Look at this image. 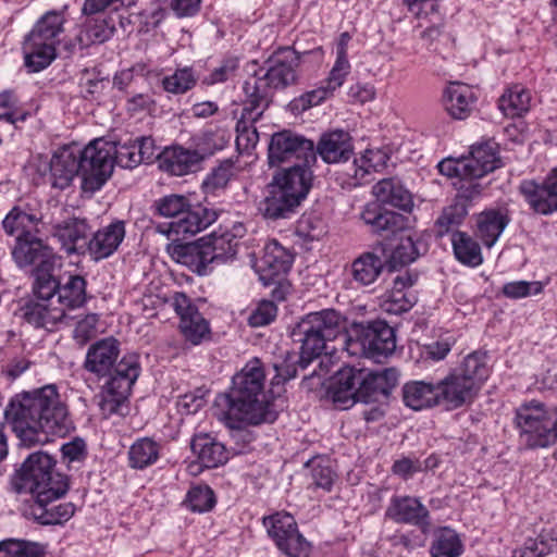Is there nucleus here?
<instances>
[{
	"instance_id": "obj_1",
	"label": "nucleus",
	"mask_w": 557,
	"mask_h": 557,
	"mask_svg": "<svg viewBox=\"0 0 557 557\" xmlns=\"http://www.w3.org/2000/svg\"><path fill=\"white\" fill-rule=\"evenodd\" d=\"M4 419L24 447L47 444L52 436L64 437L75 429L69 407L53 384L13 396Z\"/></svg>"
},
{
	"instance_id": "obj_2",
	"label": "nucleus",
	"mask_w": 557,
	"mask_h": 557,
	"mask_svg": "<svg viewBox=\"0 0 557 557\" xmlns=\"http://www.w3.org/2000/svg\"><path fill=\"white\" fill-rule=\"evenodd\" d=\"M264 381L261 360L252 358L233 376L230 392L215 398L213 414L232 429L234 440L251 441L250 433L242 429V423L257 425L276 419V412L265 398Z\"/></svg>"
},
{
	"instance_id": "obj_3",
	"label": "nucleus",
	"mask_w": 557,
	"mask_h": 557,
	"mask_svg": "<svg viewBox=\"0 0 557 557\" xmlns=\"http://www.w3.org/2000/svg\"><path fill=\"white\" fill-rule=\"evenodd\" d=\"M120 354V342L109 336L88 347L83 363V368L97 379L107 377L97 396L98 406L104 417L120 411L141 371L137 354H126L117 361Z\"/></svg>"
},
{
	"instance_id": "obj_4",
	"label": "nucleus",
	"mask_w": 557,
	"mask_h": 557,
	"mask_svg": "<svg viewBox=\"0 0 557 557\" xmlns=\"http://www.w3.org/2000/svg\"><path fill=\"white\" fill-rule=\"evenodd\" d=\"M398 379L399 372L395 368L373 371L346 367L336 373L330 392L333 403L347 409L358 401L368 404L387 397Z\"/></svg>"
},
{
	"instance_id": "obj_5",
	"label": "nucleus",
	"mask_w": 557,
	"mask_h": 557,
	"mask_svg": "<svg viewBox=\"0 0 557 557\" xmlns=\"http://www.w3.org/2000/svg\"><path fill=\"white\" fill-rule=\"evenodd\" d=\"M263 75H253L245 81L243 90L248 98L246 115L261 117L269 104L271 89L285 88L296 82L299 57L292 48H283L270 57Z\"/></svg>"
},
{
	"instance_id": "obj_6",
	"label": "nucleus",
	"mask_w": 557,
	"mask_h": 557,
	"mask_svg": "<svg viewBox=\"0 0 557 557\" xmlns=\"http://www.w3.org/2000/svg\"><path fill=\"white\" fill-rule=\"evenodd\" d=\"M54 459L44 451L30 454L12 479L17 493H29L35 502L45 504L61 498L69 490L67 476L54 471Z\"/></svg>"
},
{
	"instance_id": "obj_7",
	"label": "nucleus",
	"mask_w": 557,
	"mask_h": 557,
	"mask_svg": "<svg viewBox=\"0 0 557 557\" xmlns=\"http://www.w3.org/2000/svg\"><path fill=\"white\" fill-rule=\"evenodd\" d=\"M344 330V320L334 309L311 312L302 318L292 331L293 341L300 344L299 366L307 369L322 355L326 343Z\"/></svg>"
},
{
	"instance_id": "obj_8",
	"label": "nucleus",
	"mask_w": 557,
	"mask_h": 557,
	"mask_svg": "<svg viewBox=\"0 0 557 557\" xmlns=\"http://www.w3.org/2000/svg\"><path fill=\"white\" fill-rule=\"evenodd\" d=\"M76 150L81 166L82 189L92 194L104 185L113 172L114 143L96 138L83 150Z\"/></svg>"
},
{
	"instance_id": "obj_9",
	"label": "nucleus",
	"mask_w": 557,
	"mask_h": 557,
	"mask_svg": "<svg viewBox=\"0 0 557 557\" xmlns=\"http://www.w3.org/2000/svg\"><path fill=\"white\" fill-rule=\"evenodd\" d=\"M263 525L277 548L288 557H309L310 543L299 533L296 520L287 512L263 518Z\"/></svg>"
},
{
	"instance_id": "obj_10",
	"label": "nucleus",
	"mask_w": 557,
	"mask_h": 557,
	"mask_svg": "<svg viewBox=\"0 0 557 557\" xmlns=\"http://www.w3.org/2000/svg\"><path fill=\"white\" fill-rule=\"evenodd\" d=\"M268 158L271 166L293 160L295 163L306 165L317 162L313 141L290 131H282L272 135Z\"/></svg>"
},
{
	"instance_id": "obj_11",
	"label": "nucleus",
	"mask_w": 557,
	"mask_h": 557,
	"mask_svg": "<svg viewBox=\"0 0 557 557\" xmlns=\"http://www.w3.org/2000/svg\"><path fill=\"white\" fill-rule=\"evenodd\" d=\"M349 347L359 348L363 356L379 360L395 351V331L385 321H373L360 326L356 338L350 339Z\"/></svg>"
},
{
	"instance_id": "obj_12",
	"label": "nucleus",
	"mask_w": 557,
	"mask_h": 557,
	"mask_svg": "<svg viewBox=\"0 0 557 557\" xmlns=\"http://www.w3.org/2000/svg\"><path fill=\"white\" fill-rule=\"evenodd\" d=\"M176 314L180 317V332L186 343L197 346L210 339L209 322L184 293L176 292Z\"/></svg>"
},
{
	"instance_id": "obj_13",
	"label": "nucleus",
	"mask_w": 557,
	"mask_h": 557,
	"mask_svg": "<svg viewBox=\"0 0 557 557\" xmlns=\"http://www.w3.org/2000/svg\"><path fill=\"white\" fill-rule=\"evenodd\" d=\"M12 256L20 268L35 265V270H51L54 264L53 249L30 232H24L16 236Z\"/></svg>"
},
{
	"instance_id": "obj_14",
	"label": "nucleus",
	"mask_w": 557,
	"mask_h": 557,
	"mask_svg": "<svg viewBox=\"0 0 557 557\" xmlns=\"http://www.w3.org/2000/svg\"><path fill=\"white\" fill-rule=\"evenodd\" d=\"M216 213L201 205H187L185 198L176 195V238L188 240L208 227Z\"/></svg>"
},
{
	"instance_id": "obj_15",
	"label": "nucleus",
	"mask_w": 557,
	"mask_h": 557,
	"mask_svg": "<svg viewBox=\"0 0 557 557\" xmlns=\"http://www.w3.org/2000/svg\"><path fill=\"white\" fill-rule=\"evenodd\" d=\"M385 517L396 523L418 527L423 533L431 527L429 509L413 496H393L385 510Z\"/></svg>"
},
{
	"instance_id": "obj_16",
	"label": "nucleus",
	"mask_w": 557,
	"mask_h": 557,
	"mask_svg": "<svg viewBox=\"0 0 557 557\" xmlns=\"http://www.w3.org/2000/svg\"><path fill=\"white\" fill-rule=\"evenodd\" d=\"M529 206L540 214H550L557 211V168L544 184L534 181H523L519 187Z\"/></svg>"
},
{
	"instance_id": "obj_17",
	"label": "nucleus",
	"mask_w": 557,
	"mask_h": 557,
	"mask_svg": "<svg viewBox=\"0 0 557 557\" xmlns=\"http://www.w3.org/2000/svg\"><path fill=\"white\" fill-rule=\"evenodd\" d=\"M438 405L447 410L457 409L474 398L478 389L473 383L458 375L455 371L436 385Z\"/></svg>"
},
{
	"instance_id": "obj_18",
	"label": "nucleus",
	"mask_w": 557,
	"mask_h": 557,
	"mask_svg": "<svg viewBox=\"0 0 557 557\" xmlns=\"http://www.w3.org/2000/svg\"><path fill=\"white\" fill-rule=\"evenodd\" d=\"M311 165L294 163L273 176L271 184L293 197L299 205L307 197L312 182Z\"/></svg>"
},
{
	"instance_id": "obj_19",
	"label": "nucleus",
	"mask_w": 557,
	"mask_h": 557,
	"mask_svg": "<svg viewBox=\"0 0 557 557\" xmlns=\"http://www.w3.org/2000/svg\"><path fill=\"white\" fill-rule=\"evenodd\" d=\"M89 226L84 219L71 218L53 226V236L66 255H85L88 249Z\"/></svg>"
},
{
	"instance_id": "obj_20",
	"label": "nucleus",
	"mask_w": 557,
	"mask_h": 557,
	"mask_svg": "<svg viewBox=\"0 0 557 557\" xmlns=\"http://www.w3.org/2000/svg\"><path fill=\"white\" fill-rule=\"evenodd\" d=\"M23 319L35 327L52 330L58 323L70 325L75 318L64 312V309L53 307V302L35 300L21 308Z\"/></svg>"
},
{
	"instance_id": "obj_21",
	"label": "nucleus",
	"mask_w": 557,
	"mask_h": 557,
	"mask_svg": "<svg viewBox=\"0 0 557 557\" xmlns=\"http://www.w3.org/2000/svg\"><path fill=\"white\" fill-rule=\"evenodd\" d=\"M75 176H81L77 150L63 147L54 152L50 161V180L54 188L69 187Z\"/></svg>"
},
{
	"instance_id": "obj_22",
	"label": "nucleus",
	"mask_w": 557,
	"mask_h": 557,
	"mask_svg": "<svg viewBox=\"0 0 557 557\" xmlns=\"http://www.w3.org/2000/svg\"><path fill=\"white\" fill-rule=\"evenodd\" d=\"M125 237V226L122 221L113 222L98 230L88 239L87 253L95 261L109 258L113 255Z\"/></svg>"
},
{
	"instance_id": "obj_23",
	"label": "nucleus",
	"mask_w": 557,
	"mask_h": 557,
	"mask_svg": "<svg viewBox=\"0 0 557 557\" xmlns=\"http://www.w3.org/2000/svg\"><path fill=\"white\" fill-rule=\"evenodd\" d=\"M293 260V255L278 242L272 240L268 243L259 263L261 280L265 283L274 282L277 277L289 271Z\"/></svg>"
},
{
	"instance_id": "obj_24",
	"label": "nucleus",
	"mask_w": 557,
	"mask_h": 557,
	"mask_svg": "<svg viewBox=\"0 0 557 557\" xmlns=\"http://www.w3.org/2000/svg\"><path fill=\"white\" fill-rule=\"evenodd\" d=\"M314 150L315 156L319 154L326 163L345 162L352 153L350 136L342 129L325 133L321 136Z\"/></svg>"
},
{
	"instance_id": "obj_25",
	"label": "nucleus",
	"mask_w": 557,
	"mask_h": 557,
	"mask_svg": "<svg viewBox=\"0 0 557 557\" xmlns=\"http://www.w3.org/2000/svg\"><path fill=\"white\" fill-rule=\"evenodd\" d=\"M189 445L194 456L198 457L207 469L218 468L230 458V453L225 445L209 434L194 435Z\"/></svg>"
},
{
	"instance_id": "obj_26",
	"label": "nucleus",
	"mask_w": 557,
	"mask_h": 557,
	"mask_svg": "<svg viewBox=\"0 0 557 557\" xmlns=\"http://www.w3.org/2000/svg\"><path fill=\"white\" fill-rule=\"evenodd\" d=\"M470 165V178H481L500 166L496 143L488 140L473 145L470 157L466 158Z\"/></svg>"
},
{
	"instance_id": "obj_27",
	"label": "nucleus",
	"mask_w": 557,
	"mask_h": 557,
	"mask_svg": "<svg viewBox=\"0 0 557 557\" xmlns=\"http://www.w3.org/2000/svg\"><path fill=\"white\" fill-rule=\"evenodd\" d=\"M475 96L470 86L451 83L444 92V106L448 114L457 120L468 117L472 111Z\"/></svg>"
},
{
	"instance_id": "obj_28",
	"label": "nucleus",
	"mask_w": 557,
	"mask_h": 557,
	"mask_svg": "<svg viewBox=\"0 0 557 557\" xmlns=\"http://www.w3.org/2000/svg\"><path fill=\"white\" fill-rule=\"evenodd\" d=\"M176 263L202 274L207 265L212 263V257H210L205 243L200 239L182 242L181 238H176Z\"/></svg>"
},
{
	"instance_id": "obj_29",
	"label": "nucleus",
	"mask_w": 557,
	"mask_h": 557,
	"mask_svg": "<svg viewBox=\"0 0 557 557\" xmlns=\"http://www.w3.org/2000/svg\"><path fill=\"white\" fill-rule=\"evenodd\" d=\"M372 191L377 201L404 211H410L413 206L410 191L397 178L381 180L373 186Z\"/></svg>"
},
{
	"instance_id": "obj_30",
	"label": "nucleus",
	"mask_w": 557,
	"mask_h": 557,
	"mask_svg": "<svg viewBox=\"0 0 557 557\" xmlns=\"http://www.w3.org/2000/svg\"><path fill=\"white\" fill-rule=\"evenodd\" d=\"M299 203L273 184L268 185V195L260 203V211L265 219H288Z\"/></svg>"
},
{
	"instance_id": "obj_31",
	"label": "nucleus",
	"mask_w": 557,
	"mask_h": 557,
	"mask_svg": "<svg viewBox=\"0 0 557 557\" xmlns=\"http://www.w3.org/2000/svg\"><path fill=\"white\" fill-rule=\"evenodd\" d=\"M384 260L374 251H366L358 256L350 264V275L360 286L372 285L382 274Z\"/></svg>"
},
{
	"instance_id": "obj_32",
	"label": "nucleus",
	"mask_w": 557,
	"mask_h": 557,
	"mask_svg": "<svg viewBox=\"0 0 557 557\" xmlns=\"http://www.w3.org/2000/svg\"><path fill=\"white\" fill-rule=\"evenodd\" d=\"M414 281L410 275H399L394 280L393 289L384 300V309L388 313L400 314L409 311L417 302L416 295L406 289L411 287Z\"/></svg>"
},
{
	"instance_id": "obj_33",
	"label": "nucleus",
	"mask_w": 557,
	"mask_h": 557,
	"mask_svg": "<svg viewBox=\"0 0 557 557\" xmlns=\"http://www.w3.org/2000/svg\"><path fill=\"white\" fill-rule=\"evenodd\" d=\"M64 23L65 17L61 11H48L36 22L27 36L34 41L39 40L57 47L60 35L64 32Z\"/></svg>"
},
{
	"instance_id": "obj_34",
	"label": "nucleus",
	"mask_w": 557,
	"mask_h": 557,
	"mask_svg": "<svg viewBox=\"0 0 557 557\" xmlns=\"http://www.w3.org/2000/svg\"><path fill=\"white\" fill-rule=\"evenodd\" d=\"M57 301L65 313L81 308L86 302V280L78 274L61 277Z\"/></svg>"
},
{
	"instance_id": "obj_35",
	"label": "nucleus",
	"mask_w": 557,
	"mask_h": 557,
	"mask_svg": "<svg viewBox=\"0 0 557 557\" xmlns=\"http://www.w3.org/2000/svg\"><path fill=\"white\" fill-rule=\"evenodd\" d=\"M200 240L205 243L208 253L212 257V262H224L234 258L237 253L239 240L228 228L220 227L207 238H200Z\"/></svg>"
},
{
	"instance_id": "obj_36",
	"label": "nucleus",
	"mask_w": 557,
	"mask_h": 557,
	"mask_svg": "<svg viewBox=\"0 0 557 557\" xmlns=\"http://www.w3.org/2000/svg\"><path fill=\"white\" fill-rule=\"evenodd\" d=\"M403 400L407 407L413 410L438 405L436 386L423 381L406 383L403 387Z\"/></svg>"
},
{
	"instance_id": "obj_37",
	"label": "nucleus",
	"mask_w": 557,
	"mask_h": 557,
	"mask_svg": "<svg viewBox=\"0 0 557 557\" xmlns=\"http://www.w3.org/2000/svg\"><path fill=\"white\" fill-rule=\"evenodd\" d=\"M24 64L28 72L37 73L46 69L55 59V47L51 44L34 41L26 37L24 42Z\"/></svg>"
},
{
	"instance_id": "obj_38",
	"label": "nucleus",
	"mask_w": 557,
	"mask_h": 557,
	"mask_svg": "<svg viewBox=\"0 0 557 557\" xmlns=\"http://www.w3.org/2000/svg\"><path fill=\"white\" fill-rule=\"evenodd\" d=\"M360 216L373 233L394 232L401 222V215L383 209L377 202L366 205Z\"/></svg>"
},
{
	"instance_id": "obj_39",
	"label": "nucleus",
	"mask_w": 557,
	"mask_h": 557,
	"mask_svg": "<svg viewBox=\"0 0 557 557\" xmlns=\"http://www.w3.org/2000/svg\"><path fill=\"white\" fill-rule=\"evenodd\" d=\"M150 212L154 232L170 239L174 232V195L156 199L150 207Z\"/></svg>"
},
{
	"instance_id": "obj_40",
	"label": "nucleus",
	"mask_w": 557,
	"mask_h": 557,
	"mask_svg": "<svg viewBox=\"0 0 557 557\" xmlns=\"http://www.w3.org/2000/svg\"><path fill=\"white\" fill-rule=\"evenodd\" d=\"M389 154L385 149H367L352 164L354 177L358 184L367 183L368 175L380 172L387 165Z\"/></svg>"
},
{
	"instance_id": "obj_41",
	"label": "nucleus",
	"mask_w": 557,
	"mask_h": 557,
	"mask_svg": "<svg viewBox=\"0 0 557 557\" xmlns=\"http://www.w3.org/2000/svg\"><path fill=\"white\" fill-rule=\"evenodd\" d=\"M463 553V544L459 534L450 528H442L434 534L431 543V557H459Z\"/></svg>"
},
{
	"instance_id": "obj_42",
	"label": "nucleus",
	"mask_w": 557,
	"mask_h": 557,
	"mask_svg": "<svg viewBox=\"0 0 557 557\" xmlns=\"http://www.w3.org/2000/svg\"><path fill=\"white\" fill-rule=\"evenodd\" d=\"M58 499L59 498H51L45 504L35 502L33 513L40 523L61 524L72 518L75 512L74 505L72 503L54 505V502Z\"/></svg>"
},
{
	"instance_id": "obj_43",
	"label": "nucleus",
	"mask_w": 557,
	"mask_h": 557,
	"mask_svg": "<svg viewBox=\"0 0 557 557\" xmlns=\"http://www.w3.org/2000/svg\"><path fill=\"white\" fill-rule=\"evenodd\" d=\"M454 253L458 261L469 267L483 262L480 245L465 232L456 231L451 237Z\"/></svg>"
},
{
	"instance_id": "obj_44",
	"label": "nucleus",
	"mask_w": 557,
	"mask_h": 557,
	"mask_svg": "<svg viewBox=\"0 0 557 557\" xmlns=\"http://www.w3.org/2000/svg\"><path fill=\"white\" fill-rule=\"evenodd\" d=\"M455 372L473 383V387L480 389L482 383L488 377L486 354L474 351L468 355L461 366Z\"/></svg>"
},
{
	"instance_id": "obj_45",
	"label": "nucleus",
	"mask_w": 557,
	"mask_h": 557,
	"mask_svg": "<svg viewBox=\"0 0 557 557\" xmlns=\"http://www.w3.org/2000/svg\"><path fill=\"white\" fill-rule=\"evenodd\" d=\"M530 102V92L516 85L502 95L498 100V108L506 116L516 117L529 111Z\"/></svg>"
},
{
	"instance_id": "obj_46",
	"label": "nucleus",
	"mask_w": 557,
	"mask_h": 557,
	"mask_svg": "<svg viewBox=\"0 0 557 557\" xmlns=\"http://www.w3.org/2000/svg\"><path fill=\"white\" fill-rule=\"evenodd\" d=\"M507 225L505 216L497 211H486L479 215L476 226L478 236L483 244L492 247Z\"/></svg>"
},
{
	"instance_id": "obj_47",
	"label": "nucleus",
	"mask_w": 557,
	"mask_h": 557,
	"mask_svg": "<svg viewBox=\"0 0 557 557\" xmlns=\"http://www.w3.org/2000/svg\"><path fill=\"white\" fill-rule=\"evenodd\" d=\"M236 173L235 162L232 159H225L211 170L203 180L201 187L206 194L214 195L219 190L225 189Z\"/></svg>"
},
{
	"instance_id": "obj_48",
	"label": "nucleus",
	"mask_w": 557,
	"mask_h": 557,
	"mask_svg": "<svg viewBox=\"0 0 557 557\" xmlns=\"http://www.w3.org/2000/svg\"><path fill=\"white\" fill-rule=\"evenodd\" d=\"M158 457V444L147 437L137 440L128 450L129 466L134 469H144L154 463Z\"/></svg>"
},
{
	"instance_id": "obj_49",
	"label": "nucleus",
	"mask_w": 557,
	"mask_h": 557,
	"mask_svg": "<svg viewBox=\"0 0 557 557\" xmlns=\"http://www.w3.org/2000/svg\"><path fill=\"white\" fill-rule=\"evenodd\" d=\"M248 98H246L242 117L236 125V147L242 153L249 152L251 149L256 147L259 140L258 131L252 125V123L259 120L260 117H249L248 115H246V109H248Z\"/></svg>"
},
{
	"instance_id": "obj_50",
	"label": "nucleus",
	"mask_w": 557,
	"mask_h": 557,
	"mask_svg": "<svg viewBox=\"0 0 557 557\" xmlns=\"http://www.w3.org/2000/svg\"><path fill=\"white\" fill-rule=\"evenodd\" d=\"M306 467L310 471L312 484L317 488L330 492L336 479V473L332 469L330 460L323 457H313L307 461Z\"/></svg>"
},
{
	"instance_id": "obj_51",
	"label": "nucleus",
	"mask_w": 557,
	"mask_h": 557,
	"mask_svg": "<svg viewBox=\"0 0 557 557\" xmlns=\"http://www.w3.org/2000/svg\"><path fill=\"white\" fill-rule=\"evenodd\" d=\"M208 152L202 149H189L176 145V176L196 173L201 170Z\"/></svg>"
},
{
	"instance_id": "obj_52",
	"label": "nucleus",
	"mask_w": 557,
	"mask_h": 557,
	"mask_svg": "<svg viewBox=\"0 0 557 557\" xmlns=\"http://www.w3.org/2000/svg\"><path fill=\"white\" fill-rule=\"evenodd\" d=\"M468 214V208L462 201H455L446 207L436 221L437 235L440 237L457 228Z\"/></svg>"
},
{
	"instance_id": "obj_53",
	"label": "nucleus",
	"mask_w": 557,
	"mask_h": 557,
	"mask_svg": "<svg viewBox=\"0 0 557 557\" xmlns=\"http://www.w3.org/2000/svg\"><path fill=\"white\" fill-rule=\"evenodd\" d=\"M215 505V496L213 491L208 485H198L191 487L182 507H185L194 512L210 511Z\"/></svg>"
},
{
	"instance_id": "obj_54",
	"label": "nucleus",
	"mask_w": 557,
	"mask_h": 557,
	"mask_svg": "<svg viewBox=\"0 0 557 557\" xmlns=\"http://www.w3.org/2000/svg\"><path fill=\"white\" fill-rule=\"evenodd\" d=\"M38 218L26 212L21 207H14L4 218L2 225L7 234H24V232H30L29 228L36 225Z\"/></svg>"
},
{
	"instance_id": "obj_55",
	"label": "nucleus",
	"mask_w": 557,
	"mask_h": 557,
	"mask_svg": "<svg viewBox=\"0 0 557 557\" xmlns=\"http://www.w3.org/2000/svg\"><path fill=\"white\" fill-rule=\"evenodd\" d=\"M115 32V21L112 16L95 20L84 32L86 41L81 37L82 44H102L109 40Z\"/></svg>"
},
{
	"instance_id": "obj_56",
	"label": "nucleus",
	"mask_w": 557,
	"mask_h": 557,
	"mask_svg": "<svg viewBox=\"0 0 557 557\" xmlns=\"http://www.w3.org/2000/svg\"><path fill=\"white\" fill-rule=\"evenodd\" d=\"M419 256L420 251L413 239L409 236L403 237L392 251L389 264L393 269L404 267L413 262Z\"/></svg>"
},
{
	"instance_id": "obj_57",
	"label": "nucleus",
	"mask_w": 557,
	"mask_h": 557,
	"mask_svg": "<svg viewBox=\"0 0 557 557\" xmlns=\"http://www.w3.org/2000/svg\"><path fill=\"white\" fill-rule=\"evenodd\" d=\"M136 139L125 143H114L113 165L117 164L123 169H133L141 163L138 153Z\"/></svg>"
},
{
	"instance_id": "obj_58",
	"label": "nucleus",
	"mask_w": 557,
	"mask_h": 557,
	"mask_svg": "<svg viewBox=\"0 0 557 557\" xmlns=\"http://www.w3.org/2000/svg\"><path fill=\"white\" fill-rule=\"evenodd\" d=\"M61 278L55 280L51 274L50 270L39 269L35 270V284L34 288L38 296V300H46L53 302V297L59 293V285Z\"/></svg>"
},
{
	"instance_id": "obj_59",
	"label": "nucleus",
	"mask_w": 557,
	"mask_h": 557,
	"mask_svg": "<svg viewBox=\"0 0 557 557\" xmlns=\"http://www.w3.org/2000/svg\"><path fill=\"white\" fill-rule=\"evenodd\" d=\"M76 318L73 338L77 344L85 345L98 334L99 314L87 313Z\"/></svg>"
},
{
	"instance_id": "obj_60",
	"label": "nucleus",
	"mask_w": 557,
	"mask_h": 557,
	"mask_svg": "<svg viewBox=\"0 0 557 557\" xmlns=\"http://www.w3.org/2000/svg\"><path fill=\"white\" fill-rule=\"evenodd\" d=\"M37 544L25 541H5L0 543V557H39Z\"/></svg>"
},
{
	"instance_id": "obj_61",
	"label": "nucleus",
	"mask_w": 557,
	"mask_h": 557,
	"mask_svg": "<svg viewBox=\"0 0 557 557\" xmlns=\"http://www.w3.org/2000/svg\"><path fill=\"white\" fill-rule=\"evenodd\" d=\"M542 284L536 281H515L506 283L503 286L502 292L507 298L520 299L532 295H537L542 292Z\"/></svg>"
},
{
	"instance_id": "obj_62",
	"label": "nucleus",
	"mask_w": 557,
	"mask_h": 557,
	"mask_svg": "<svg viewBox=\"0 0 557 557\" xmlns=\"http://www.w3.org/2000/svg\"><path fill=\"white\" fill-rule=\"evenodd\" d=\"M146 73V65L144 63H136L128 69H124L115 73L113 77V86L121 91H125L138 78L144 77Z\"/></svg>"
},
{
	"instance_id": "obj_63",
	"label": "nucleus",
	"mask_w": 557,
	"mask_h": 557,
	"mask_svg": "<svg viewBox=\"0 0 557 557\" xmlns=\"http://www.w3.org/2000/svg\"><path fill=\"white\" fill-rule=\"evenodd\" d=\"M441 174L447 177H457L461 180L470 178L469 168L466 158L454 159L446 158L437 164Z\"/></svg>"
},
{
	"instance_id": "obj_64",
	"label": "nucleus",
	"mask_w": 557,
	"mask_h": 557,
	"mask_svg": "<svg viewBox=\"0 0 557 557\" xmlns=\"http://www.w3.org/2000/svg\"><path fill=\"white\" fill-rule=\"evenodd\" d=\"M277 308L271 300L261 301L249 317V324L258 327L271 323L276 317Z\"/></svg>"
}]
</instances>
